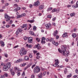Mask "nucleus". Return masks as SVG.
<instances>
[{"label": "nucleus", "instance_id": "f03ea898", "mask_svg": "<svg viewBox=\"0 0 78 78\" xmlns=\"http://www.w3.org/2000/svg\"><path fill=\"white\" fill-rule=\"evenodd\" d=\"M20 53L21 56H23V55H26L27 54V51L25 50V49L23 48H22L20 50Z\"/></svg>", "mask_w": 78, "mask_h": 78}, {"label": "nucleus", "instance_id": "7c9ffc66", "mask_svg": "<svg viewBox=\"0 0 78 78\" xmlns=\"http://www.w3.org/2000/svg\"><path fill=\"white\" fill-rule=\"evenodd\" d=\"M52 9V8L51 7H50L48 9L47 11H51Z\"/></svg>", "mask_w": 78, "mask_h": 78}, {"label": "nucleus", "instance_id": "052dcab7", "mask_svg": "<svg viewBox=\"0 0 78 78\" xmlns=\"http://www.w3.org/2000/svg\"><path fill=\"white\" fill-rule=\"evenodd\" d=\"M76 7L78 8V1H77L76 3Z\"/></svg>", "mask_w": 78, "mask_h": 78}, {"label": "nucleus", "instance_id": "2eb2a0df", "mask_svg": "<svg viewBox=\"0 0 78 78\" xmlns=\"http://www.w3.org/2000/svg\"><path fill=\"white\" fill-rule=\"evenodd\" d=\"M67 33H65L63 34L62 35V37H68V35L67 34Z\"/></svg>", "mask_w": 78, "mask_h": 78}, {"label": "nucleus", "instance_id": "4d7b16f0", "mask_svg": "<svg viewBox=\"0 0 78 78\" xmlns=\"http://www.w3.org/2000/svg\"><path fill=\"white\" fill-rule=\"evenodd\" d=\"M46 74V72H44L43 74V76H45V75Z\"/></svg>", "mask_w": 78, "mask_h": 78}, {"label": "nucleus", "instance_id": "0e129e2a", "mask_svg": "<svg viewBox=\"0 0 78 78\" xmlns=\"http://www.w3.org/2000/svg\"><path fill=\"white\" fill-rule=\"evenodd\" d=\"M22 9H23V10H25V9H26V8H25V7H22Z\"/></svg>", "mask_w": 78, "mask_h": 78}, {"label": "nucleus", "instance_id": "58836bf2", "mask_svg": "<svg viewBox=\"0 0 78 78\" xmlns=\"http://www.w3.org/2000/svg\"><path fill=\"white\" fill-rule=\"evenodd\" d=\"M56 9H54L52 10V12H56Z\"/></svg>", "mask_w": 78, "mask_h": 78}, {"label": "nucleus", "instance_id": "20e7f679", "mask_svg": "<svg viewBox=\"0 0 78 78\" xmlns=\"http://www.w3.org/2000/svg\"><path fill=\"white\" fill-rule=\"evenodd\" d=\"M5 18L7 22H9L10 20V17H9L6 13L5 14Z\"/></svg>", "mask_w": 78, "mask_h": 78}, {"label": "nucleus", "instance_id": "f704fd0d", "mask_svg": "<svg viewBox=\"0 0 78 78\" xmlns=\"http://www.w3.org/2000/svg\"><path fill=\"white\" fill-rule=\"evenodd\" d=\"M53 38H51L49 40V42H51V41H53Z\"/></svg>", "mask_w": 78, "mask_h": 78}, {"label": "nucleus", "instance_id": "a18cd8bd", "mask_svg": "<svg viewBox=\"0 0 78 78\" xmlns=\"http://www.w3.org/2000/svg\"><path fill=\"white\" fill-rule=\"evenodd\" d=\"M21 15H22V17H24V16H25L26 14H25V13H24L23 14H21Z\"/></svg>", "mask_w": 78, "mask_h": 78}, {"label": "nucleus", "instance_id": "b1692460", "mask_svg": "<svg viewBox=\"0 0 78 78\" xmlns=\"http://www.w3.org/2000/svg\"><path fill=\"white\" fill-rule=\"evenodd\" d=\"M72 36L73 37H74V38L76 37V34L75 33L73 34L72 35Z\"/></svg>", "mask_w": 78, "mask_h": 78}, {"label": "nucleus", "instance_id": "8fccbe9b", "mask_svg": "<svg viewBox=\"0 0 78 78\" xmlns=\"http://www.w3.org/2000/svg\"><path fill=\"white\" fill-rule=\"evenodd\" d=\"M56 46H58V42H55V44H54Z\"/></svg>", "mask_w": 78, "mask_h": 78}, {"label": "nucleus", "instance_id": "c03bdc74", "mask_svg": "<svg viewBox=\"0 0 78 78\" xmlns=\"http://www.w3.org/2000/svg\"><path fill=\"white\" fill-rule=\"evenodd\" d=\"M35 75L34 74H32L31 76V78H34Z\"/></svg>", "mask_w": 78, "mask_h": 78}, {"label": "nucleus", "instance_id": "ea45409f", "mask_svg": "<svg viewBox=\"0 0 78 78\" xmlns=\"http://www.w3.org/2000/svg\"><path fill=\"white\" fill-rule=\"evenodd\" d=\"M47 17H48V18H51V15H48L47 16Z\"/></svg>", "mask_w": 78, "mask_h": 78}, {"label": "nucleus", "instance_id": "680f3d73", "mask_svg": "<svg viewBox=\"0 0 78 78\" xmlns=\"http://www.w3.org/2000/svg\"><path fill=\"white\" fill-rule=\"evenodd\" d=\"M14 11L15 12L16 11V12H17V11H18V10H17V9H14Z\"/></svg>", "mask_w": 78, "mask_h": 78}, {"label": "nucleus", "instance_id": "de8ad7c7", "mask_svg": "<svg viewBox=\"0 0 78 78\" xmlns=\"http://www.w3.org/2000/svg\"><path fill=\"white\" fill-rule=\"evenodd\" d=\"M17 8L18 10H20V9H21L20 7L19 6H17Z\"/></svg>", "mask_w": 78, "mask_h": 78}, {"label": "nucleus", "instance_id": "c756f323", "mask_svg": "<svg viewBox=\"0 0 78 78\" xmlns=\"http://www.w3.org/2000/svg\"><path fill=\"white\" fill-rule=\"evenodd\" d=\"M41 44H45V40H41Z\"/></svg>", "mask_w": 78, "mask_h": 78}, {"label": "nucleus", "instance_id": "dca6fc26", "mask_svg": "<svg viewBox=\"0 0 78 78\" xmlns=\"http://www.w3.org/2000/svg\"><path fill=\"white\" fill-rule=\"evenodd\" d=\"M55 63L56 65H58L59 62V60L58 59H56L55 60Z\"/></svg>", "mask_w": 78, "mask_h": 78}, {"label": "nucleus", "instance_id": "f257e3e1", "mask_svg": "<svg viewBox=\"0 0 78 78\" xmlns=\"http://www.w3.org/2000/svg\"><path fill=\"white\" fill-rule=\"evenodd\" d=\"M65 46H66L65 45H62L61 50L58 49V50L60 53H63L64 56L67 57L69 55V52L67 51V48Z\"/></svg>", "mask_w": 78, "mask_h": 78}, {"label": "nucleus", "instance_id": "423d86ee", "mask_svg": "<svg viewBox=\"0 0 78 78\" xmlns=\"http://www.w3.org/2000/svg\"><path fill=\"white\" fill-rule=\"evenodd\" d=\"M35 47H36V48H37V49L38 50L41 48V46H40V45L39 44H38L37 45H35Z\"/></svg>", "mask_w": 78, "mask_h": 78}, {"label": "nucleus", "instance_id": "a878e982", "mask_svg": "<svg viewBox=\"0 0 78 78\" xmlns=\"http://www.w3.org/2000/svg\"><path fill=\"white\" fill-rule=\"evenodd\" d=\"M22 14L19 15V16H17V19H19L20 18V17H22Z\"/></svg>", "mask_w": 78, "mask_h": 78}, {"label": "nucleus", "instance_id": "49530a36", "mask_svg": "<svg viewBox=\"0 0 78 78\" xmlns=\"http://www.w3.org/2000/svg\"><path fill=\"white\" fill-rule=\"evenodd\" d=\"M36 59H39V58H40V56H37L36 57Z\"/></svg>", "mask_w": 78, "mask_h": 78}, {"label": "nucleus", "instance_id": "6e6552de", "mask_svg": "<svg viewBox=\"0 0 78 78\" xmlns=\"http://www.w3.org/2000/svg\"><path fill=\"white\" fill-rule=\"evenodd\" d=\"M8 76V75L7 73H6L3 75H1L0 77L1 78H5V77H7Z\"/></svg>", "mask_w": 78, "mask_h": 78}, {"label": "nucleus", "instance_id": "9b49d317", "mask_svg": "<svg viewBox=\"0 0 78 78\" xmlns=\"http://www.w3.org/2000/svg\"><path fill=\"white\" fill-rule=\"evenodd\" d=\"M0 44H1L2 47H4L5 46V42L2 41H0Z\"/></svg>", "mask_w": 78, "mask_h": 78}, {"label": "nucleus", "instance_id": "c9c22d12", "mask_svg": "<svg viewBox=\"0 0 78 78\" xmlns=\"http://www.w3.org/2000/svg\"><path fill=\"white\" fill-rule=\"evenodd\" d=\"M30 66H31V63H30V64H28L27 66L26 67L28 68V67H30Z\"/></svg>", "mask_w": 78, "mask_h": 78}, {"label": "nucleus", "instance_id": "4c0bfd02", "mask_svg": "<svg viewBox=\"0 0 78 78\" xmlns=\"http://www.w3.org/2000/svg\"><path fill=\"white\" fill-rule=\"evenodd\" d=\"M46 38H45V37H42L41 40L45 41V40H46Z\"/></svg>", "mask_w": 78, "mask_h": 78}, {"label": "nucleus", "instance_id": "774afa93", "mask_svg": "<svg viewBox=\"0 0 78 78\" xmlns=\"http://www.w3.org/2000/svg\"><path fill=\"white\" fill-rule=\"evenodd\" d=\"M67 7L68 8H70V7H71V5H67Z\"/></svg>", "mask_w": 78, "mask_h": 78}, {"label": "nucleus", "instance_id": "338daca9", "mask_svg": "<svg viewBox=\"0 0 78 78\" xmlns=\"http://www.w3.org/2000/svg\"><path fill=\"white\" fill-rule=\"evenodd\" d=\"M56 17H54V18L53 19H52V20H53V21H55V20H56Z\"/></svg>", "mask_w": 78, "mask_h": 78}, {"label": "nucleus", "instance_id": "f3484780", "mask_svg": "<svg viewBox=\"0 0 78 78\" xmlns=\"http://www.w3.org/2000/svg\"><path fill=\"white\" fill-rule=\"evenodd\" d=\"M51 25L50 23L47 24L45 25L46 27V28H48L49 27H51Z\"/></svg>", "mask_w": 78, "mask_h": 78}, {"label": "nucleus", "instance_id": "37998d69", "mask_svg": "<svg viewBox=\"0 0 78 78\" xmlns=\"http://www.w3.org/2000/svg\"><path fill=\"white\" fill-rule=\"evenodd\" d=\"M56 39L57 40L58 39H59V36L58 35H56Z\"/></svg>", "mask_w": 78, "mask_h": 78}, {"label": "nucleus", "instance_id": "4be33fe9", "mask_svg": "<svg viewBox=\"0 0 78 78\" xmlns=\"http://www.w3.org/2000/svg\"><path fill=\"white\" fill-rule=\"evenodd\" d=\"M28 22H30V23H33L34 22V20H28L27 21Z\"/></svg>", "mask_w": 78, "mask_h": 78}, {"label": "nucleus", "instance_id": "ddd939ff", "mask_svg": "<svg viewBox=\"0 0 78 78\" xmlns=\"http://www.w3.org/2000/svg\"><path fill=\"white\" fill-rule=\"evenodd\" d=\"M58 34V30H56L54 32L53 34V36H54V37L56 36V34Z\"/></svg>", "mask_w": 78, "mask_h": 78}, {"label": "nucleus", "instance_id": "e2e57ef3", "mask_svg": "<svg viewBox=\"0 0 78 78\" xmlns=\"http://www.w3.org/2000/svg\"><path fill=\"white\" fill-rule=\"evenodd\" d=\"M8 5H9V3H6L5 4V6H8Z\"/></svg>", "mask_w": 78, "mask_h": 78}, {"label": "nucleus", "instance_id": "6ab92c4d", "mask_svg": "<svg viewBox=\"0 0 78 78\" xmlns=\"http://www.w3.org/2000/svg\"><path fill=\"white\" fill-rule=\"evenodd\" d=\"M42 73H41L38 75V78H42Z\"/></svg>", "mask_w": 78, "mask_h": 78}, {"label": "nucleus", "instance_id": "864d4df0", "mask_svg": "<svg viewBox=\"0 0 78 78\" xmlns=\"http://www.w3.org/2000/svg\"><path fill=\"white\" fill-rule=\"evenodd\" d=\"M19 47V45H17L16 46H15L13 47V48H17Z\"/></svg>", "mask_w": 78, "mask_h": 78}, {"label": "nucleus", "instance_id": "39448f33", "mask_svg": "<svg viewBox=\"0 0 78 78\" xmlns=\"http://www.w3.org/2000/svg\"><path fill=\"white\" fill-rule=\"evenodd\" d=\"M28 43L31 44L33 42V38L31 37H29L28 38Z\"/></svg>", "mask_w": 78, "mask_h": 78}, {"label": "nucleus", "instance_id": "79ce46f5", "mask_svg": "<svg viewBox=\"0 0 78 78\" xmlns=\"http://www.w3.org/2000/svg\"><path fill=\"white\" fill-rule=\"evenodd\" d=\"M4 56L6 58H8V55L6 54H4Z\"/></svg>", "mask_w": 78, "mask_h": 78}, {"label": "nucleus", "instance_id": "603ef678", "mask_svg": "<svg viewBox=\"0 0 78 78\" xmlns=\"http://www.w3.org/2000/svg\"><path fill=\"white\" fill-rule=\"evenodd\" d=\"M12 20H11L9 22V24H12Z\"/></svg>", "mask_w": 78, "mask_h": 78}, {"label": "nucleus", "instance_id": "e433bc0d", "mask_svg": "<svg viewBox=\"0 0 78 78\" xmlns=\"http://www.w3.org/2000/svg\"><path fill=\"white\" fill-rule=\"evenodd\" d=\"M36 41H37V42H40V39L39 38H36Z\"/></svg>", "mask_w": 78, "mask_h": 78}, {"label": "nucleus", "instance_id": "69168bd1", "mask_svg": "<svg viewBox=\"0 0 78 78\" xmlns=\"http://www.w3.org/2000/svg\"><path fill=\"white\" fill-rule=\"evenodd\" d=\"M75 72H76V73H78V70L77 69H76Z\"/></svg>", "mask_w": 78, "mask_h": 78}, {"label": "nucleus", "instance_id": "473e14b6", "mask_svg": "<svg viewBox=\"0 0 78 78\" xmlns=\"http://www.w3.org/2000/svg\"><path fill=\"white\" fill-rule=\"evenodd\" d=\"M33 30L34 31H36V27L35 26H34L33 27Z\"/></svg>", "mask_w": 78, "mask_h": 78}, {"label": "nucleus", "instance_id": "0eeeda50", "mask_svg": "<svg viewBox=\"0 0 78 78\" xmlns=\"http://www.w3.org/2000/svg\"><path fill=\"white\" fill-rule=\"evenodd\" d=\"M23 61V59L22 58H20L19 59L15 61V63H19V62H21Z\"/></svg>", "mask_w": 78, "mask_h": 78}, {"label": "nucleus", "instance_id": "bf43d9fd", "mask_svg": "<svg viewBox=\"0 0 78 78\" xmlns=\"http://www.w3.org/2000/svg\"><path fill=\"white\" fill-rule=\"evenodd\" d=\"M6 28H9V27H10V26L9 25H6Z\"/></svg>", "mask_w": 78, "mask_h": 78}, {"label": "nucleus", "instance_id": "aec40b11", "mask_svg": "<svg viewBox=\"0 0 78 78\" xmlns=\"http://www.w3.org/2000/svg\"><path fill=\"white\" fill-rule=\"evenodd\" d=\"M27 28V24H24L23 26H22L21 28Z\"/></svg>", "mask_w": 78, "mask_h": 78}, {"label": "nucleus", "instance_id": "a19ab883", "mask_svg": "<svg viewBox=\"0 0 78 78\" xmlns=\"http://www.w3.org/2000/svg\"><path fill=\"white\" fill-rule=\"evenodd\" d=\"M25 72H23V73H22V76H25Z\"/></svg>", "mask_w": 78, "mask_h": 78}, {"label": "nucleus", "instance_id": "bb28decb", "mask_svg": "<svg viewBox=\"0 0 78 78\" xmlns=\"http://www.w3.org/2000/svg\"><path fill=\"white\" fill-rule=\"evenodd\" d=\"M75 13L74 12L73 13H71L70 14V16L71 17H72L73 16H75Z\"/></svg>", "mask_w": 78, "mask_h": 78}, {"label": "nucleus", "instance_id": "72a5a7b5", "mask_svg": "<svg viewBox=\"0 0 78 78\" xmlns=\"http://www.w3.org/2000/svg\"><path fill=\"white\" fill-rule=\"evenodd\" d=\"M17 75L18 76H20V72H18L17 73Z\"/></svg>", "mask_w": 78, "mask_h": 78}, {"label": "nucleus", "instance_id": "6e6d98bb", "mask_svg": "<svg viewBox=\"0 0 78 78\" xmlns=\"http://www.w3.org/2000/svg\"><path fill=\"white\" fill-rule=\"evenodd\" d=\"M35 66H36V65L35 64L33 65L32 66V69H33V68H34V67H35Z\"/></svg>", "mask_w": 78, "mask_h": 78}, {"label": "nucleus", "instance_id": "5fc2aeb1", "mask_svg": "<svg viewBox=\"0 0 78 78\" xmlns=\"http://www.w3.org/2000/svg\"><path fill=\"white\" fill-rule=\"evenodd\" d=\"M33 52L34 53V54H36V53H37V51L34 50Z\"/></svg>", "mask_w": 78, "mask_h": 78}, {"label": "nucleus", "instance_id": "c85d7f7f", "mask_svg": "<svg viewBox=\"0 0 78 78\" xmlns=\"http://www.w3.org/2000/svg\"><path fill=\"white\" fill-rule=\"evenodd\" d=\"M26 65H27V63H24L23 64H21V67H24V66H26Z\"/></svg>", "mask_w": 78, "mask_h": 78}, {"label": "nucleus", "instance_id": "7ed1b4c3", "mask_svg": "<svg viewBox=\"0 0 78 78\" xmlns=\"http://www.w3.org/2000/svg\"><path fill=\"white\" fill-rule=\"evenodd\" d=\"M41 71V69L39 67V66H37L36 67L34 68V73H39Z\"/></svg>", "mask_w": 78, "mask_h": 78}, {"label": "nucleus", "instance_id": "a211bd4d", "mask_svg": "<svg viewBox=\"0 0 78 78\" xmlns=\"http://www.w3.org/2000/svg\"><path fill=\"white\" fill-rule=\"evenodd\" d=\"M44 7V5H41L39 6V9H43Z\"/></svg>", "mask_w": 78, "mask_h": 78}, {"label": "nucleus", "instance_id": "9d476101", "mask_svg": "<svg viewBox=\"0 0 78 78\" xmlns=\"http://www.w3.org/2000/svg\"><path fill=\"white\" fill-rule=\"evenodd\" d=\"M34 5H35L36 6H39L40 5V2L39 1H37L36 2L34 3Z\"/></svg>", "mask_w": 78, "mask_h": 78}, {"label": "nucleus", "instance_id": "1a4fd4ad", "mask_svg": "<svg viewBox=\"0 0 78 78\" xmlns=\"http://www.w3.org/2000/svg\"><path fill=\"white\" fill-rule=\"evenodd\" d=\"M19 33H22V30L20 28L18 29V30L16 31V34L17 35Z\"/></svg>", "mask_w": 78, "mask_h": 78}, {"label": "nucleus", "instance_id": "09e8293b", "mask_svg": "<svg viewBox=\"0 0 78 78\" xmlns=\"http://www.w3.org/2000/svg\"><path fill=\"white\" fill-rule=\"evenodd\" d=\"M29 56L30 58H31L33 57V56H32V55L31 54L29 55Z\"/></svg>", "mask_w": 78, "mask_h": 78}, {"label": "nucleus", "instance_id": "f8f14e48", "mask_svg": "<svg viewBox=\"0 0 78 78\" xmlns=\"http://www.w3.org/2000/svg\"><path fill=\"white\" fill-rule=\"evenodd\" d=\"M9 69V68L7 66H3V69L4 71H6V70H8V69Z\"/></svg>", "mask_w": 78, "mask_h": 78}, {"label": "nucleus", "instance_id": "4468645a", "mask_svg": "<svg viewBox=\"0 0 78 78\" xmlns=\"http://www.w3.org/2000/svg\"><path fill=\"white\" fill-rule=\"evenodd\" d=\"M11 65V63L10 62H8L7 63V66L8 67V68H10Z\"/></svg>", "mask_w": 78, "mask_h": 78}, {"label": "nucleus", "instance_id": "2f4dec72", "mask_svg": "<svg viewBox=\"0 0 78 78\" xmlns=\"http://www.w3.org/2000/svg\"><path fill=\"white\" fill-rule=\"evenodd\" d=\"M64 73L66 74V73L67 72V70L66 68H65V69L64 70Z\"/></svg>", "mask_w": 78, "mask_h": 78}, {"label": "nucleus", "instance_id": "393cba45", "mask_svg": "<svg viewBox=\"0 0 78 78\" xmlns=\"http://www.w3.org/2000/svg\"><path fill=\"white\" fill-rule=\"evenodd\" d=\"M72 76V74H70L67 75V78H70Z\"/></svg>", "mask_w": 78, "mask_h": 78}, {"label": "nucleus", "instance_id": "5701e85b", "mask_svg": "<svg viewBox=\"0 0 78 78\" xmlns=\"http://www.w3.org/2000/svg\"><path fill=\"white\" fill-rule=\"evenodd\" d=\"M26 46H27V47H29V48H31L32 47V45L31 44L28 45V44H27L26 45Z\"/></svg>", "mask_w": 78, "mask_h": 78}, {"label": "nucleus", "instance_id": "13d9d810", "mask_svg": "<svg viewBox=\"0 0 78 78\" xmlns=\"http://www.w3.org/2000/svg\"><path fill=\"white\" fill-rule=\"evenodd\" d=\"M14 69L15 70H18V68H17V67H15Z\"/></svg>", "mask_w": 78, "mask_h": 78}, {"label": "nucleus", "instance_id": "412c9836", "mask_svg": "<svg viewBox=\"0 0 78 78\" xmlns=\"http://www.w3.org/2000/svg\"><path fill=\"white\" fill-rule=\"evenodd\" d=\"M24 59L26 61H28L29 60V57L27 56H25L24 57Z\"/></svg>", "mask_w": 78, "mask_h": 78}, {"label": "nucleus", "instance_id": "cd10ccee", "mask_svg": "<svg viewBox=\"0 0 78 78\" xmlns=\"http://www.w3.org/2000/svg\"><path fill=\"white\" fill-rule=\"evenodd\" d=\"M11 73L12 76H14V75H15V73L14 71L11 72Z\"/></svg>", "mask_w": 78, "mask_h": 78}, {"label": "nucleus", "instance_id": "3c124183", "mask_svg": "<svg viewBox=\"0 0 78 78\" xmlns=\"http://www.w3.org/2000/svg\"><path fill=\"white\" fill-rule=\"evenodd\" d=\"M23 39L24 40H26L27 39V37H23Z\"/></svg>", "mask_w": 78, "mask_h": 78}]
</instances>
